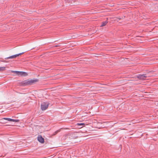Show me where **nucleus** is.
Here are the masks:
<instances>
[{
  "label": "nucleus",
  "instance_id": "obj_10",
  "mask_svg": "<svg viewBox=\"0 0 158 158\" xmlns=\"http://www.w3.org/2000/svg\"><path fill=\"white\" fill-rule=\"evenodd\" d=\"M5 67H0V71L5 70Z\"/></svg>",
  "mask_w": 158,
  "mask_h": 158
},
{
  "label": "nucleus",
  "instance_id": "obj_4",
  "mask_svg": "<svg viewBox=\"0 0 158 158\" xmlns=\"http://www.w3.org/2000/svg\"><path fill=\"white\" fill-rule=\"evenodd\" d=\"M13 72L17 73L19 75L26 76L27 75V73L24 72H20L18 71H13Z\"/></svg>",
  "mask_w": 158,
  "mask_h": 158
},
{
  "label": "nucleus",
  "instance_id": "obj_3",
  "mask_svg": "<svg viewBox=\"0 0 158 158\" xmlns=\"http://www.w3.org/2000/svg\"><path fill=\"white\" fill-rule=\"evenodd\" d=\"M147 77L146 74H139L137 76L138 78H139L141 80H145Z\"/></svg>",
  "mask_w": 158,
  "mask_h": 158
},
{
  "label": "nucleus",
  "instance_id": "obj_6",
  "mask_svg": "<svg viewBox=\"0 0 158 158\" xmlns=\"http://www.w3.org/2000/svg\"><path fill=\"white\" fill-rule=\"evenodd\" d=\"M37 139L40 143H44V139L41 135H39Z\"/></svg>",
  "mask_w": 158,
  "mask_h": 158
},
{
  "label": "nucleus",
  "instance_id": "obj_7",
  "mask_svg": "<svg viewBox=\"0 0 158 158\" xmlns=\"http://www.w3.org/2000/svg\"><path fill=\"white\" fill-rule=\"evenodd\" d=\"M108 22L107 21H105L103 22L102 23V24L101 25V27H103L106 25V24Z\"/></svg>",
  "mask_w": 158,
  "mask_h": 158
},
{
  "label": "nucleus",
  "instance_id": "obj_5",
  "mask_svg": "<svg viewBox=\"0 0 158 158\" xmlns=\"http://www.w3.org/2000/svg\"><path fill=\"white\" fill-rule=\"evenodd\" d=\"M24 52H23L19 54H16L15 55H13L9 57H7L6 58H5V59H12V58H14L19 56L23 54Z\"/></svg>",
  "mask_w": 158,
  "mask_h": 158
},
{
  "label": "nucleus",
  "instance_id": "obj_1",
  "mask_svg": "<svg viewBox=\"0 0 158 158\" xmlns=\"http://www.w3.org/2000/svg\"><path fill=\"white\" fill-rule=\"evenodd\" d=\"M37 80H27L23 81L22 82V84L23 85H31L33 83L36 82Z\"/></svg>",
  "mask_w": 158,
  "mask_h": 158
},
{
  "label": "nucleus",
  "instance_id": "obj_12",
  "mask_svg": "<svg viewBox=\"0 0 158 158\" xmlns=\"http://www.w3.org/2000/svg\"><path fill=\"white\" fill-rule=\"evenodd\" d=\"M58 132V131H56L55 132V134H57Z\"/></svg>",
  "mask_w": 158,
  "mask_h": 158
},
{
  "label": "nucleus",
  "instance_id": "obj_13",
  "mask_svg": "<svg viewBox=\"0 0 158 158\" xmlns=\"http://www.w3.org/2000/svg\"><path fill=\"white\" fill-rule=\"evenodd\" d=\"M58 46V45H56V46H56V47H57V46Z\"/></svg>",
  "mask_w": 158,
  "mask_h": 158
},
{
  "label": "nucleus",
  "instance_id": "obj_2",
  "mask_svg": "<svg viewBox=\"0 0 158 158\" xmlns=\"http://www.w3.org/2000/svg\"><path fill=\"white\" fill-rule=\"evenodd\" d=\"M49 104L47 102H44L41 105V109L42 110H46L48 107Z\"/></svg>",
  "mask_w": 158,
  "mask_h": 158
},
{
  "label": "nucleus",
  "instance_id": "obj_9",
  "mask_svg": "<svg viewBox=\"0 0 158 158\" xmlns=\"http://www.w3.org/2000/svg\"><path fill=\"white\" fill-rule=\"evenodd\" d=\"M77 125L78 126H83L85 125V123H77Z\"/></svg>",
  "mask_w": 158,
  "mask_h": 158
},
{
  "label": "nucleus",
  "instance_id": "obj_8",
  "mask_svg": "<svg viewBox=\"0 0 158 158\" xmlns=\"http://www.w3.org/2000/svg\"><path fill=\"white\" fill-rule=\"evenodd\" d=\"M19 119H14L11 118L10 121H12V122H19Z\"/></svg>",
  "mask_w": 158,
  "mask_h": 158
},
{
  "label": "nucleus",
  "instance_id": "obj_11",
  "mask_svg": "<svg viewBox=\"0 0 158 158\" xmlns=\"http://www.w3.org/2000/svg\"><path fill=\"white\" fill-rule=\"evenodd\" d=\"M3 119H5V120H8V121H10V120H11V118H4Z\"/></svg>",
  "mask_w": 158,
  "mask_h": 158
}]
</instances>
